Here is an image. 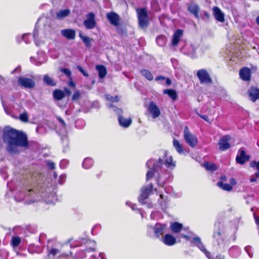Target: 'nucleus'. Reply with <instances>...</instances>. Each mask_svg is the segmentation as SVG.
<instances>
[{"label":"nucleus","instance_id":"obj_17","mask_svg":"<svg viewBox=\"0 0 259 259\" xmlns=\"http://www.w3.org/2000/svg\"><path fill=\"white\" fill-rule=\"evenodd\" d=\"M106 16L110 23L115 26L119 24L120 18L118 14L114 12H109L107 13Z\"/></svg>","mask_w":259,"mask_h":259},{"label":"nucleus","instance_id":"obj_51","mask_svg":"<svg viewBox=\"0 0 259 259\" xmlns=\"http://www.w3.org/2000/svg\"><path fill=\"white\" fill-rule=\"evenodd\" d=\"M251 247L249 246H246L244 248L245 250L248 253V255L251 257L253 256V254L251 252Z\"/></svg>","mask_w":259,"mask_h":259},{"label":"nucleus","instance_id":"obj_32","mask_svg":"<svg viewBox=\"0 0 259 259\" xmlns=\"http://www.w3.org/2000/svg\"><path fill=\"white\" fill-rule=\"evenodd\" d=\"M43 80L49 86L55 87L57 85L56 81L48 75H44Z\"/></svg>","mask_w":259,"mask_h":259},{"label":"nucleus","instance_id":"obj_39","mask_svg":"<svg viewBox=\"0 0 259 259\" xmlns=\"http://www.w3.org/2000/svg\"><path fill=\"white\" fill-rule=\"evenodd\" d=\"M229 252L230 254L234 257L238 256L240 254L239 249L237 246H233L230 248Z\"/></svg>","mask_w":259,"mask_h":259},{"label":"nucleus","instance_id":"obj_3","mask_svg":"<svg viewBox=\"0 0 259 259\" xmlns=\"http://www.w3.org/2000/svg\"><path fill=\"white\" fill-rule=\"evenodd\" d=\"M17 147H20L24 150L29 147L27 134L22 131L17 130Z\"/></svg>","mask_w":259,"mask_h":259},{"label":"nucleus","instance_id":"obj_30","mask_svg":"<svg viewBox=\"0 0 259 259\" xmlns=\"http://www.w3.org/2000/svg\"><path fill=\"white\" fill-rule=\"evenodd\" d=\"M96 69L99 73V77L100 78H103L107 74V70L103 65H97Z\"/></svg>","mask_w":259,"mask_h":259},{"label":"nucleus","instance_id":"obj_56","mask_svg":"<svg viewBox=\"0 0 259 259\" xmlns=\"http://www.w3.org/2000/svg\"><path fill=\"white\" fill-rule=\"evenodd\" d=\"M57 120L60 123V124H61L62 127H63L64 128L66 127L65 122V121H64V120L62 118H61L60 117H57Z\"/></svg>","mask_w":259,"mask_h":259},{"label":"nucleus","instance_id":"obj_52","mask_svg":"<svg viewBox=\"0 0 259 259\" xmlns=\"http://www.w3.org/2000/svg\"><path fill=\"white\" fill-rule=\"evenodd\" d=\"M68 161L66 160H62L61 161L60 163V166L62 168H64L66 167V165L68 164Z\"/></svg>","mask_w":259,"mask_h":259},{"label":"nucleus","instance_id":"obj_58","mask_svg":"<svg viewBox=\"0 0 259 259\" xmlns=\"http://www.w3.org/2000/svg\"><path fill=\"white\" fill-rule=\"evenodd\" d=\"M198 115L201 118L203 119L204 120H205L207 122H209V118L208 117V116L206 115H201L199 113H197Z\"/></svg>","mask_w":259,"mask_h":259},{"label":"nucleus","instance_id":"obj_42","mask_svg":"<svg viewBox=\"0 0 259 259\" xmlns=\"http://www.w3.org/2000/svg\"><path fill=\"white\" fill-rule=\"evenodd\" d=\"M18 119L23 123L28 122L29 116L28 113L27 112H24L21 113L18 117Z\"/></svg>","mask_w":259,"mask_h":259},{"label":"nucleus","instance_id":"obj_43","mask_svg":"<svg viewBox=\"0 0 259 259\" xmlns=\"http://www.w3.org/2000/svg\"><path fill=\"white\" fill-rule=\"evenodd\" d=\"M250 166L252 167H256L257 171L254 174V176L256 178H258L259 177V161L258 162H256L255 161H252L250 163Z\"/></svg>","mask_w":259,"mask_h":259},{"label":"nucleus","instance_id":"obj_19","mask_svg":"<svg viewBox=\"0 0 259 259\" xmlns=\"http://www.w3.org/2000/svg\"><path fill=\"white\" fill-rule=\"evenodd\" d=\"M224 238V234L219 229L214 231L213 238L214 241H215L218 245L222 244L223 243Z\"/></svg>","mask_w":259,"mask_h":259},{"label":"nucleus","instance_id":"obj_5","mask_svg":"<svg viewBox=\"0 0 259 259\" xmlns=\"http://www.w3.org/2000/svg\"><path fill=\"white\" fill-rule=\"evenodd\" d=\"M86 19L84 20L83 24L88 29H92L96 26L95 15L93 12H90L86 15Z\"/></svg>","mask_w":259,"mask_h":259},{"label":"nucleus","instance_id":"obj_55","mask_svg":"<svg viewBox=\"0 0 259 259\" xmlns=\"http://www.w3.org/2000/svg\"><path fill=\"white\" fill-rule=\"evenodd\" d=\"M11 245L14 248L16 247V236H14L12 238Z\"/></svg>","mask_w":259,"mask_h":259},{"label":"nucleus","instance_id":"obj_24","mask_svg":"<svg viewBox=\"0 0 259 259\" xmlns=\"http://www.w3.org/2000/svg\"><path fill=\"white\" fill-rule=\"evenodd\" d=\"M165 226H166L165 225H162L158 223H157L155 225L154 228V230L155 235L157 238H159L160 235L163 234L164 230L165 228Z\"/></svg>","mask_w":259,"mask_h":259},{"label":"nucleus","instance_id":"obj_25","mask_svg":"<svg viewBox=\"0 0 259 259\" xmlns=\"http://www.w3.org/2000/svg\"><path fill=\"white\" fill-rule=\"evenodd\" d=\"M183 35V31L178 29L174 34L171 44L173 46H176L179 42L180 37Z\"/></svg>","mask_w":259,"mask_h":259},{"label":"nucleus","instance_id":"obj_10","mask_svg":"<svg viewBox=\"0 0 259 259\" xmlns=\"http://www.w3.org/2000/svg\"><path fill=\"white\" fill-rule=\"evenodd\" d=\"M231 140V137L229 135H225L222 136L218 142L219 146V149L221 151H226L230 148V144L229 141Z\"/></svg>","mask_w":259,"mask_h":259},{"label":"nucleus","instance_id":"obj_62","mask_svg":"<svg viewBox=\"0 0 259 259\" xmlns=\"http://www.w3.org/2000/svg\"><path fill=\"white\" fill-rule=\"evenodd\" d=\"M165 81H166V84L167 85V86H169L170 85L171 83V80L169 78H166L165 77Z\"/></svg>","mask_w":259,"mask_h":259},{"label":"nucleus","instance_id":"obj_37","mask_svg":"<svg viewBox=\"0 0 259 259\" xmlns=\"http://www.w3.org/2000/svg\"><path fill=\"white\" fill-rule=\"evenodd\" d=\"M173 146L179 153L182 154L183 153L184 150L182 145L180 144L179 141L174 139L173 141Z\"/></svg>","mask_w":259,"mask_h":259},{"label":"nucleus","instance_id":"obj_35","mask_svg":"<svg viewBox=\"0 0 259 259\" xmlns=\"http://www.w3.org/2000/svg\"><path fill=\"white\" fill-rule=\"evenodd\" d=\"M205 168L208 171H214L218 169L215 164L208 162H205L203 164Z\"/></svg>","mask_w":259,"mask_h":259},{"label":"nucleus","instance_id":"obj_57","mask_svg":"<svg viewBox=\"0 0 259 259\" xmlns=\"http://www.w3.org/2000/svg\"><path fill=\"white\" fill-rule=\"evenodd\" d=\"M77 69L83 74L84 76L86 77L89 76L88 73L87 72L84 71V70L82 69V68L81 66H78Z\"/></svg>","mask_w":259,"mask_h":259},{"label":"nucleus","instance_id":"obj_27","mask_svg":"<svg viewBox=\"0 0 259 259\" xmlns=\"http://www.w3.org/2000/svg\"><path fill=\"white\" fill-rule=\"evenodd\" d=\"M118 121L120 125L124 127H128L132 123L131 118L125 119L122 115L119 116Z\"/></svg>","mask_w":259,"mask_h":259},{"label":"nucleus","instance_id":"obj_59","mask_svg":"<svg viewBox=\"0 0 259 259\" xmlns=\"http://www.w3.org/2000/svg\"><path fill=\"white\" fill-rule=\"evenodd\" d=\"M165 79V77L162 75L158 76L155 78V80L157 81L164 80Z\"/></svg>","mask_w":259,"mask_h":259},{"label":"nucleus","instance_id":"obj_31","mask_svg":"<svg viewBox=\"0 0 259 259\" xmlns=\"http://www.w3.org/2000/svg\"><path fill=\"white\" fill-rule=\"evenodd\" d=\"M171 231L174 233L180 232L183 228V225L178 222H174L170 224Z\"/></svg>","mask_w":259,"mask_h":259},{"label":"nucleus","instance_id":"obj_18","mask_svg":"<svg viewBox=\"0 0 259 259\" xmlns=\"http://www.w3.org/2000/svg\"><path fill=\"white\" fill-rule=\"evenodd\" d=\"M251 70L248 67H243L239 71L240 78L243 81H249L251 78Z\"/></svg>","mask_w":259,"mask_h":259},{"label":"nucleus","instance_id":"obj_61","mask_svg":"<svg viewBox=\"0 0 259 259\" xmlns=\"http://www.w3.org/2000/svg\"><path fill=\"white\" fill-rule=\"evenodd\" d=\"M126 204L129 205L133 210L136 209V204H132L130 202H127Z\"/></svg>","mask_w":259,"mask_h":259},{"label":"nucleus","instance_id":"obj_21","mask_svg":"<svg viewBox=\"0 0 259 259\" xmlns=\"http://www.w3.org/2000/svg\"><path fill=\"white\" fill-rule=\"evenodd\" d=\"M164 156L165 158V162H164L165 165L167 168H174L176 166V162L175 161H174L172 156H169L167 157V152L164 151Z\"/></svg>","mask_w":259,"mask_h":259},{"label":"nucleus","instance_id":"obj_9","mask_svg":"<svg viewBox=\"0 0 259 259\" xmlns=\"http://www.w3.org/2000/svg\"><path fill=\"white\" fill-rule=\"evenodd\" d=\"M163 164V159L159 158L158 160L152 159L149 160L146 163V166L148 168L151 167L154 171L157 172L161 169Z\"/></svg>","mask_w":259,"mask_h":259},{"label":"nucleus","instance_id":"obj_13","mask_svg":"<svg viewBox=\"0 0 259 259\" xmlns=\"http://www.w3.org/2000/svg\"><path fill=\"white\" fill-rule=\"evenodd\" d=\"M182 52L190 57L193 58L196 57V48L191 44H186L181 49Z\"/></svg>","mask_w":259,"mask_h":259},{"label":"nucleus","instance_id":"obj_49","mask_svg":"<svg viewBox=\"0 0 259 259\" xmlns=\"http://www.w3.org/2000/svg\"><path fill=\"white\" fill-rule=\"evenodd\" d=\"M47 165L51 169H54L55 168V164L52 161H47Z\"/></svg>","mask_w":259,"mask_h":259},{"label":"nucleus","instance_id":"obj_28","mask_svg":"<svg viewBox=\"0 0 259 259\" xmlns=\"http://www.w3.org/2000/svg\"><path fill=\"white\" fill-rule=\"evenodd\" d=\"M65 97V93L61 90L56 89L53 92V97L56 100H60Z\"/></svg>","mask_w":259,"mask_h":259},{"label":"nucleus","instance_id":"obj_64","mask_svg":"<svg viewBox=\"0 0 259 259\" xmlns=\"http://www.w3.org/2000/svg\"><path fill=\"white\" fill-rule=\"evenodd\" d=\"M254 219H255L256 224L257 225H259V217H256L255 215H254Z\"/></svg>","mask_w":259,"mask_h":259},{"label":"nucleus","instance_id":"obj_40","mask_svg":"<svg viewBox=\"0 0 259 259\" xmlns=\"http://www.w3.org/2000/svg\"><path fill=\"white\" fill-rule=\"evenodd\" d=\"M217 185L219 187L226 191H230L232 189V186L227 183L219 182L218 183Z\"/></svg>","mask_w":259,"mask_h":259},{"label":"nucleus","instance_id":"obj_46","mask_svg":"<svg viewBox=\"0 0 259 259\" xmlns=\"http://www.w3.org/2000/svg\"><path fill=\"white\" fill-rule=\"evenodd\" d=\"M80 97H81L80 92L79 91H76L72 96V100L73 101H76V100L79 99L80 98Z\"/></svg>","mask_w":259,"mask_h":259},{"label":"nucleus","instance_id":"obj_63","mask_svg":"<svg viewBox=\"0 0 259 259\" xmlns=\"http://www.w3.org/2000/svg\"><path fill=\"white\" fill-rule=\"evenodd\" d=\"M64 90L67 95L69 96L71 95V92L70 91V90H69V89H68L67 88H65Z\"/></svg>","mask_w":259,"mask_h":259},{"label":"nucleus","instance_id":"obj_50","mask_svg":"<svg viewBox=\"0 0 259 259\" xmlns=\"http://www.w3.org/2000/svg\"><path fill=\"white\" fill-rule=\"evenodd\" d=\"M59 252V250L56 248H52L49 251V254H52L53 256L56 255Z\"/></svg>","mask_w":259,"mask_h":259},{"label":"nucleus","instance_id":"obj_12","mask_svg":"<svg viewBox=\"0 0 259 259\" xmlns=\"http://www.w3.org/2000/svg\"><path fill=\"white\" fill-rule=\"evenodd\" d=\"M250 157L245 154V151L244 148H241L239 149L238 154L236 157V161L240 164H243L246 161H248Z\"/></svg>","mask_w":259,"mask_h":259},{"label":"nucleus","instance_id":"obj_16","mask_svg":"<svg viewBox=\"0 0 259 259\" xmlns=\"http://www.w3.org/2000/svg\"><path fill=\"white\" fill-rule=\"evenodd\" d=\"M61 34L62 36L68 40H73L75 38L76 32L73 29L67 28L61 30Z\"/></svg>","mask_w":259,"mask_h":259},{"label":"nucleus","instance_id":"obj_1","mask_svg":"<svg viewBox=\"0 0 259 259\" xmlns=\"http://www.w3.org/2000/svg\"><path fill=\"white\" fill-rule=\"evenodd\" d=\"M3 138L8 145L7 151L9 153H15L16 151V129L6 126L4 128Z\"/></svg>","mask_w":259,"mask_h":259},{"label":"nucleus","instance_id":"obj_7","mask_svg":"<svg viewBox=\"0 0 259 259\" xmlns=\"http://www.w3.org/2000/svg\"><path fill=\"white\" fill-rule=\"evenodd\" d=\"M197 76L198 77L200 82L202 84H209L212 83V79L208 73L204 69H200L197 71Z\"/></svg>","mask_w":259,"mask_h":259},{"label":"nucleus","instance_id":"obj_33","mask_svg":"<svg viewBox=\"0 0 259 259\" xmlns=\"http://www.w3.org/2000/svg\"><path fill=\"white\" fill-rule=\"evenodd\" d=\"M94 164V161L91 158H86L82 162V167L85 169L91 168Z\"/></svg>","mask_w":259,"mask_h":259},{"label":"nucleus","instance_id":"obj_6","mask_svg":"<svg viewBox=\"0 0 259 259\" xmlns=\"http://www.w3.org/2000/svg\"><path fill=\"white\" fill-rule=\"evenodd\" d=\"M18 82L21 87L26 89H31L35 85V83L32 79L25 76L19 77L18 79Z\"/></svg>","mask_w":259,"mask_h":259},{"label":"nucleus","instance_id":"obj_48","mask_svg":"<svg viewBox=\"0 0 259 259\" xmlns=\"http://www.w3.org/2000/svg\"><path fill=\"white\" fill-rule=\"evenodd\" d=\"M203 15L201 16V19L204 20H207L209 19L210 15L206 11H203L202 12Z\"/></svg>","mask_w":259,"mask_h":259},{"label":"nucleus","instance_id":"obj_26","mask_svg":"<svg viewBox=\"0 0 259 259\" xmlns=\"http://www.w3.org/2000/svg\"><path fill=\"white\" fill-rule=\"evenodd\" d=\"M70 14V11L68 9L61 10L56 13V18L58 20H62L69 16Z\"/></svg>","mask_w":259,"mask_h":259},{"label":"nucleus","instance_id":"obj_44","mask_svg":"<svg viewBox=\"0 0 259 259\" xmlns=\"http://www.w3.org/2000/svg\"><path fill=\"white\" fill-rule=\"evenodd\" d=\"M150 170H149L146 174V181H148L149 179L152 178L154 176V174L155 171L153 170V169L150 167Z\"/></svg>","mask_w":259,"mask_h":259},{"label":"nucleus","instance_id":"obj_45","mask_svg":"<svg viewBox=\"0 0 259 259\" xmlns=\"http://www.w3.org/2000/svg\"><path fill=\"white\" fill-rule=\"evenodd\" d=\"M106 99L108 101H110L112 102H118L119 101V98L118 96H115V97H112L110 95H107L106 96Z\"/></svg>","mask_w":259,"mask_h":259},{"label":"nucleus","instance_id":"obj_14","mask_svg":"<svg viewBox=\"0 0 259 259\" xmlns=\"http://www.w3.org/2000/svg\"><path fill=\"white\" fill-rule=\"evenodd\" d=\"M249 99L253 102L259 99V88L256 87H250L247 91Z\"/></svg>","mask_w":259,"mask_h":259},{"label":"nucleus","instance_id":"obj_38","mask_svg":"<svg viewBox=\"0 0 259 259\" xmlns=\"http://www.w3.org/2000/svg\"><path fill=\"white\" fill-rule=\"evenodd\" d=\"M14 190L10 189L8 191L5 195V198L7 201H10L11 199H13L14 200H16V198L15 195Z\"/></svg>","mask_w":259,"mask_h":259},{"label":"nucleus","instance_id":"obj_41","mask_svg":"<svg viewBox=\"0 0 259 259\" xmlns=\"http://www.w3.org/2000/svg\"><path fill=\"white\" fill-rule=\"evenodd\" d=\"M156 41L158 46L163 47L166 44V38L163 35H160L156 38Z\"/></svg>","mask_w":259,"mask_h":259},{"label":"nucleus","instance_id":"obj_47","mask_svg":"<svg viewBox=\"0 0 259 259\" xmlns=\"http://www.w3.org/2000/svg\"><path fill=\"white\" fill-rule=\"evenodd\" d=\"M60 71L64 73L67 77L69 78H71V71L68 69V68H61L60 69Z\"/></svg>","mask_w":259,"mask_h":259},{"label":"nucleus","instance_id":"obj_22","mask_svg":"<svg viewBox=\"0 0 259 259\" xmlns=\"http://www.w3.org/2000/svg\"><path fill=\"white\" fill-rule=\"evenodd\" d=\"M188 10L189 12L194 15L196 18L197 19L200 18V16L199 15L200 7L197 4H192L190 5L188 7Z\"/></svg>","mask_w":259,"mask_h":259},{"label":"nucleus","instance_id":"obj_15","mask_svg":"<svg viewBox=\"0 0 259 259\" xmlns=\"http://www.w3.org/2000/svg\"><path fill=\"white\" fill-rule=\"evenodd\" d=\"M148 111L151 114L154 118L158 117L160 115V111L154 102H150L148 107Z\"/></svg>","mask_w":259,"mask_h":259},{"label":"nucleus","instance_id":"obj_29","mask_svg":"<svg viewBox=\"0 0 259 259\" xmlns=\"http://www.w3.org/2000/svg\"><path fill=\"white\" fill-rule=\"evenodd\" d=\"M163 93L167 95L173 100H176L178 97L177 92L173 89H165L163 90Z\"/></svg>","mask_w":259,"mask_h":259},{"label":"nucleus","instance_id":"obj_8","mask_svg":"<svg viewBox=\"0 0 259 259\" xmlns=\"http://www.w3.org/2000/svg\"><path fill=\"white\" fill-rule=\"evenodd\" d=\"M153 187L152 183L143 187L141 189V193L139 197V201L142 204L145 203L144 200L148 198L150 193L152 192Z\"/></svg>","mask_w":259,"mask_h":259},{"label":"nucleus","instance_id":"obj_54","mask_svg":"<svg viewBox=\"0 0 259 259\" xmlns=\"http://www.w3.org/2000/svg\"><path fill=\"white\" fill-rule=\"evenodd\" d=\"M29 35L28 34H24L23 35L22 38L25 42V43L28 44L30 42V39L29 38Z\"/></svg>","mask_w":259,"mask_h":259},{"label":"nucleus","instance_id":"obj_20","mask_svg":"<svg viewBox=\"0 0 259 259\" xmlns=\"http://www.w3.org/2000/svg\"><path fill=\"white\" fill-rule=\"evenodd\" d=\"M212 10L213 12V16L215 19L218 21L224 22L225 21L224 14L221 11V9L217 7H214Z\"/></svg>","mask_w":259,"mask_h":259},{"label":"nucleus","instance_id":"obj_53","mask_svg":"<svg viewBox=\"0 0 259 259\" xmlns=\"http://www.w3.org/2000/svg\"><path fill=\"white\" fill-rule=\"evenodd\" d=\"M65 179H66V176L65 175H62L59 177V178L58 180V183L60 184H63Z\"/></svg>","mask_w":259,"mask_h":259},{"label":"nucleus","instance_id":"obj_36","mask_svg":"<svg viewBox=\"0 0 259 259\" xmlns=\"http://www.w3.org/2000/svg\"><path fill=\"white\" fill-rule=\"evenodd\" d=\"M140 73L142 76L145 77L148 80H152L153 79V76L151 72L147 69H142L140 71Z\"/></svg>","mask_w":259,"mask_h":259},{"label":"nucleus","instance_id":"obj_11","mask_svg":"<svg viewBox=\"0 0 259 259\" xmlns=\"http://www.w3.org/2000/svg\"><path fill=\"white\" fill-rule=\"evenodd\" d=\"M190 242L192 244V245H196L206 255V256L208 258H210V253L205 248L204 245L202 243L199 237H196L193 238L190 240Z\"/></svg>","mask_w":259,"mask_h":259},{"label":"nucleus","instance_id":"obj_23","mask_svg":"<svg viewBox=\"0 0 259 259\" xmlns=\"http://www.w3.org/2000/svg\"><path fill=\"white\" fill-rule=\"evenodd\" d=\"M162 241L168 246H172L176 242V239L170 234H165L162 239Z\"/></svg>","mask_w":259,"mask_h":259},{"label":"nucleus","instance_id":"obj_60","mask_svg":"<svg viewBox=\"0 0 259 259\" xmlns=\"http://www.w3.org/2000/svg\"><path fill=\"white\" fill-rule=\"evenodd\" d=\"M115 111L116 113V114L119 116V115H122L121 114L122 113V110L120 109L115 108Z\"/></svg>","mask_w":259,"mask_h":259},{"label":"nucleus","instance_id":"obj_2","mask_svg":"<svg viewBox=\"0 0 259 259\" xmlns=\"http://www.w3.org/2000/svg\"><path fill=\"white\" fill-rule=\"evenodd\" d=\"M139 26L141 28H146L149 24V16L146 8H137L136 10Z\"/></svg>","mask_w":259,"mask_h":259},{"label":"nucleus","instance_id":"obj_34","mask_svg":"<svg viewBox=\"0 0 259 259\" xmlns=\"http://www.w3.org/2000/svg\"><path fill=\"white\" fill-rule=\"evenodd\" d=\"M79 36L83 42L84 44L87 47H91V41L92 40L91 38H90L89 36L83 35L81 32L79 33Z\"/></svg>","mask_w":259,"mask_h":259},{"label":"nucleus","instance_id":"obj_4","mask_svg":"<svg viewBox=\"0 0 259 259\" xmlns=\"http://www.w3.org/2000/svg\"><path fill=\"white\" fill-rule=\"evenodd\" d=\"M184 138L186 143L191 147H195L197 145L198 140L197 137L189 132L188 127L184 129Z\"/></svg>","mask_w":259,"mask_h":259}]
</instances>
